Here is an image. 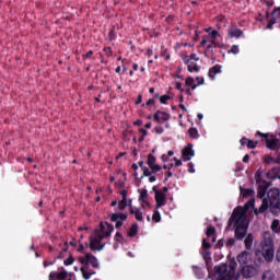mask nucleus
I'll return each mask as SVG.
<instances>
[{
	"label": "nucleus",
	"instance_id": "obj_50",
	"mask_svg": "<svg viewBox=\"0 0 280 280\" xmlns=\"http://www.w3.org/2000/svg\"><path fill=\"white\" fill-rule=\"evenodd\" d=\"M154 105V98H151L147 102V106H152Z\"/></svg>",
	"mask_w": 280,
	"mask_h": 280
},
{
	"label": "nucleus",
	"instance_id": "obj_60",
	"mask_svg": "<svg viewBox=\"0 0 280 280\" xmlns=\"http://www.w3.org/2000/svg\"><path fill=\"white\" fill-rule=\"evenodd\" d=\"M141 95L138 96V101L136 102V104H141Z\"/></svg>",
	"mask_w": 280,
	"mask_h": 280
},
{
	"label": "nucleus",
	"instance_id": "obj_18",
	"mask_svg": "<svg viewBox=\"0 0 280 280\" xmlns=\"http://www.w3.org/2000/svg\"><path fill=\"white\" fill-rule=\"evenodd\" d=\"M228 34H229L230 38H240V36H242V30H240L237 27H231L228 31Z\"/></svg>",
	"mask_w": 280,
	"mask_h": 280
},
{
	"label": "nucleus",
	"instance_id": "obj_23",
	"mask_svg": "<svg viewBox=\"0 0 280 280\" xmlns=\"http://www.w3.org/2000/svg\"><path fill=\"white\" fill-rule=\"evenodd\" d=\"M195 80L191 77H188L186 79V86H191L192 91H196L198 89V85L194 84Z\"/></svg>",
	"mask_w": 280,
	"mask_h": 280
},
{
	"label": "nucleus",
	"instance_id": "obj_29",
	"mask_svg": "<svg viewBox=\"0 0 280 280\" xmlns=\"http://www.w3.org/2000/svg\"><path fill=\"white\" fill-rule=\"evenodd\" d=\"M213 235H215V228H213V226L208 228V230H207V237H208V240L210 237H213Z\"/></svg>",
	"mask_w": 280,
	"mask_h": 280
},
{
	"label": "nucleus",
	"instance_id": "obj_38",
	"mask_svg": "<svg viewBox=\"0 0 280 280\" xmlns=\"http://www.w3.org/2000/svg\"><path fill=\"white\" fill-rule=\"evenodd\" d=\"M167 100H170V96H167V95H163L160 97L161 104H167Z\"/></svg>",
	"mask_w": 280,
	"mask_h": 280
},
{
	"label": "nucleus",
	"instance_id": "obj_24",
	"mask_svg": "<svg viewBox=\"0 0 280 280\" xmlns=\"http://www.w3.org/2000/svg\"><path fill=\"white\" fill-rule=\"evenodd\" d=\"M138 231H139V225L135 223L133 225H131L129 230V237H135Z\"/></svg>",
	"mask_w": 280,
	"mask_h": 280
},
{
	"label": "nucleus",
	"instance_id": "obj_64",
	"mask_svg": "<svg viewBox=\"0 0 280 280\" xmlns=\"http://www.w3.org/2000/svg\"><path fill=\"white\" fill-rule=\"evenodd\" d=\"M167 155H168V156H174V151H168V152H167Z\"/></svg>",
	"mask_w": 280,
	"mask_h": 280
},
{
	"label": "nucleus",
	"instance_id": "obj_43",
	"mask_svg": "<svg viewBox=\"0 0 280 280\" xmlns=\"http://www.w3.org/2000/svg\"><path fill=\"white\" fill-rule=\"evenodd\" d=\"M202 246H203V248H211V244L209 242H207V240L202 241Z\"/></svg>",
	"mask_w": 280,
	"mask_h": 280
},
{
	"label": "nucleus",
	"instance_id": "obj_41",
	"mask_svg": "<svg viewBox=\"0 0 280 280\" xmlns=\"http://www.w3.org/2000/svg\"><path fill=\"white\" fill-rule=\"evenodd\" d=\"M188 172H189L190 174H194V172H196V170L194 168V163H189V164H188Z\"/></svg>",
	"mask_w": 280,
	"mask_h": 280
},
{
	"label": "nucleus",
	"instance_id": "obj_20",
	"mask_svg": "<svg viewBox=\"0 0 280 280\" xmlns=\"http://www.w3.org/2000/svg\"><path fill=\"white\" fill-rule=\"evenodd\" d=\"M255 240V237L253 236V234H248L245 238V248H247V250H250V248H253V241Z\"/></svg>",
	"mask_w": 280,
	"mask_h": 280
},
{
	"label": "nucleus",
	"instance_id": "obj_15",
	"mask_svg": "<svg viewBox=\"0 0 280 280\" xmlns=\"http://www.w3.org/2000/svg\"><path fill=\"white\" fill-rule=\"evenodd\" d=\"M185 65H187V69L189 73H198L200 68L196 65L195 61H190L189 59H184Z\"/></svg>",
	"mask_w": 280,
	"mask_h": 280
},
{
	"label": "nucleus",
	"instance_id": "obj_10",
	"mask_svg": "<svg viewBox=\"0 0 280 280\" xmlns=\"http://www.w3.org/2000/svg\"><path fill=\"white\" fill-rule=\"evenodd\" d=\"M100 233H101V236L104 238V237H110V234L113 233V225L112 224H108V223H101L100 224Z\"/></svg>",
	"mask_w": 280,
	"mask_h": 280
},
{
	"label": "nucleus",
	"instance_id": "obj_7",
	"mask_svg": "<svg viewBox=\"0 0 280 280\" xmlns=\"http://www.w3.org/2000/svg\"><path fill=\"white\" fill-rule=\"evenodd\" d=\"M153 191H155V201L156 207L160 209L161 207H165L167 203V195L163 190H156V186L153 187Z\"/></svg>",
	"mask_w": 280,
	"mask_h": 280
},
{
	"label": "nucleus",
	"instance_id": "obj_53",
	"mask_svg": "<svg viewBox=\"0 0 280 280\" xmlns=\"http://www.w3.org/2000/svg\"><path fill=\"white\" fill-rule=\"evenodd\" d=\"M240 142H241V145H245V143L248 142V139L242 138Z\"/></svg>",
	"mask_w": 280,
	"mask_h": 280
},
{
	"label": "nucleus",
	"instance_id": "obj_48",
	"mask_svg": "<svg viewBox=\"0 0 280 280\" xmlns=\"http://www.w3.org/2000/svg\"><path fill=\"white\" fill-rule=\"evenodd\" d=\"M142 207L145 209V207H150V202L147 201V199L142 200Z\"/></svg>",
	"mask_w": 280,
	"mask_h": 280
},
{
	"label": "nucleus",
	"instance_id": "obj_2",
	"mask_svg": "<svg viewBox=\"0 0 280 280\" xmlns=\"http://www.w3.org/2000/svg\"><path fill=\"white\" fill-rule=\"evenodd\" d=\"M260 253L267 261H272L275 259V243L272 237L268 232L262 235V241L260 242Z\"/></svg>",
	"mask_w": 280,
	"mask_h": 280
},
{
	"label": "nucleus",
	"instance_id": "obj_22",
	"mask_svg": "<svg viewBox=\"0 0 280 280\" xmlns=\"http://www.w3.org/2000/svg\"><path fill=\"white\" fill-rule=\"evenodd\" d=\"M127 205H128V206L130 205V200L128 201V199H121V200L118 202V209H119V211H124V209H126Z\"/></svg>",
	"mask_w": 280,
	"mask_h": 280
},
{
	"label": "nucleus",
	"instance_id": "obj_33",
	"mask_svg": "<svg viewBox=\"0 0 280 280\" xmlns=\"http://www.w3.org/2000/svg\"><path fill=\"white\" fill-rule=\"evenodd\" d=\"M230 54H234V55L240 54V46L233 45L231 50H230Z\"/></svg>",
	"mask_w": 280,
	"mask_h": 280
},
{
	"label": "nucleus",
	"instance_id": "obj_11",
	"mask_svg": "<svg viewBox=\"0 0 280 280\" xmlns=\"http://www.w3.org/2000/svg\"><path fill=\"white\" fill-rule=\"evenodd\" d=\"M194 145L192 144H188L185 149H183L182 151V156L184 159V161H191V159H194Z\"/></svg>",
	"mask_w": 280,
	"mask_h": 280
},
{
	"label": "nucleus",
	"instance_id": "obj_59",
	"mask_svg": "<svg viewBox=\"0 0 280 280\" xmlns=\"http://www.w3.org/2000/svg\"><path fill=\"white\" fill-rule=\"evenodd\" d=\"M132 170H135V172H137V170H139V166L137 164H132Z\"/></svg>",
	"mask_w": 280,
	"mask_h": 280
},
{
	"label": "nucleus",
	"instance_id": "obj_32",
	"mask_svg": "<svg viewBox=\"0 0 280 280\" xmlns=\"http://www.w3.org/2000/svg\"><path fill=\"white\" fill-rule=\"evenodd\" d=\"M152 219L154 220V222H161V213L155 210Z\"/></svg>",
	"mask_w": 280,
	"mask_h": 280
},
{
	"label": "nucleus",
	"instance_id": "obj_30",
	"mask_svg": "<svg viewBox=\"0 0 280 280\" xmlns=\"http://www.w3.org/2000/svg\"><path fill=\"white\" fill-rule=\"evenodd\" d=\"M151 175H152V171H150V168H148L147 166L142 167L141 178H143V176H151Z\"/></svg>",
	"mask_w": 280,
	"mask_h": 280
},
{
	"label": "nucleus",
	"instance_id": "obj_37",
	"mask_svg": "<svg viewBox=\"0 0 280 280\" xmlns=\"http://www.w3.org/2000/svg\"><path fill=\"white\" fill-rule=\"evenodd\" d=\"M73 261H74L73 257H70V258L66 259L63 261V264H65V266H72Z\"/></svg>",
	"mask_w": 280,
	"mask_h": 280
},
{
	"label": "nucleus",
	"instance_id": "obj_1",
	"mask_svg": "<svg viewBox=\"0 0 280 280\" xmlns=\"http://www.w3.org/2000/svg\"><path fill=\"white\" fill-rule=\"evenodd\" d=\"M237 262L235 260L230 261L229 265H221L215 267L214 277L217 280H236L240 275L235 272Z\"/></svg>",
	"mask_w": 280,
	"mask_h": 280
},
{
	"label": "nucleus",
	"instance_id": "obj_6",
	"mask_svg": "<svg viewBox=\"0 0 280 280\" xmlns=\"http://www.w3.org/2000/svg\"><path fill=\"white\" fill-rule=\"evenodd\" d=\"M109 218L112 222H115L116 229H119L124 225V222L128 220V214L116 212V213L109 214Z\"/></svg>",
	"mask_w": 280,
	"mask_h": 280
},
{
	"label": "nucleus",
	"instance_id": "obj_46",
	"mask_svg": "<svg viewBox=\"0 0 280 280\" xmlns=\"http://www.w3.org/2000/svg\"><path fill=\"white\" fill-rule=\"evenodd\" d=\"M175 88H176L178 91H183V84H180L179 82H176V83H175Z\"/></svg>",
	"mask_w": 280,
	"mask_h": 280
},
{
	"label": "nucleus",
	"instance_id": "obj_61",
	"mask_svg": "<svg viewBox=\"0 0 280 280\" xmlns=\"http://www.w3.org/2000/svg\"><path fill=\"white\" fill-rule=\"evenodd\" d=\"M152 54H153L152 49H149V50L147 51V56H152Z\"/></svg>",
	"mask_w": 280,
	"mask_h": 280
},
{
	"label": "nucleus",
	"instance_id": "obj_47",
	"mask_svg": "<svg viewBox=\"0 0 280 280\" xmlns=\"http://www.w3.org/2000/svg\"><path fill=\"white\" fill-rule=\"evenodd\" d=\"M235 244V240L229 238L228 240V246H233Z\"/></svg>",
	"mask_w": 280,
	"mask_h": 280
},
{
	"label": "nucleus",
	"instance_id": "obj_9",
	"mask_svg": "<svg viewBox=\"0 0 280 280\" xmlns=\"http://www.w3.org/2000/svg\"><path fill=\"white\" fill-rule=\"evenodd\" d=\"M147 164L150 167L152 174H156V172H161V165L156 164V158L152 154L148 155Z\"/></svg>",
	"mask_w": 280,
	"mask_h": 280
},
{
	"label": "nucleus",
	"instance_id": "obj_42",
	"mask_svg": "<svg viewBox=\"0 0 280 280\" xmlns=\"http://www.w3.org/2000/svg\"><path fill=\"white\" fill-rule=\"evenodd\" d=\"M120 195L122 196V200H128V191L127 190H121Z\"/></svg>",
	"mask_w": 280,
	"mask_h": 280
},
{
	"label": "nucleus",
	"instance_id": "obj_19",
	"mask_svg": "<svg viewBox=\"0 0 280 280\" xmlns=\"http://www.w3.org/2000/svg\"><path fill=\"white\" fill-rule=\"evenodd\" d=\"M220 66H213L210 70H209V78H211L212 80L215 79V75H218V73H220Z\"/></svg>",
	"mask_w": 280,
	"mask_h": 280
},
{
	"label": "nucleus",
	"instance_id": "obj_58",
	"mask_svg": "<svg viewBox=\"0 0 280 280\" xmlns=\"http://www.w3.org/2000/svg\"><path fill=\"white\" fill-rule=\"evenodd\" d=\"M140 132L145 137L148 135V131L145 129H140Z\"/></svg>",
	"mask_w": 280,
	"mask_h": 280
},
{
	"label": "nucleus",
	"instance_id": "obj_14",
	"mask_svg": "<svg viewBox=\"0 0 280 280\" xmlns=\"http://www.w3.org/2000/svg\"><path fill=\"white\" fill-rule=\"evenodd\" d=\"M267 143V148H269V150H279L280 148V141L277 138H268L266 140Z\"/></svg>",
	"mask_w": 280,
	"mask_h": 280
},
{
	"label": "nucleus",
	"instance_id": "obj_16",
	"mask_svg": "<svg viewBox=\"0 0 280 280\" xmlns=\"http://www.w3.org/2000/svg\"><path fill=\"white\" fill-rule=\"evenodd\" d=\"M280 163V159L278 158H273L272 155H265L264 156V164L265 165H277Z\"/></svg>",
	"mask_w": 280,
	"mask_h": 280
},
{
	"label": "nucleus",
	"instance_id": "obj_54",
	"mask_svg": "<svg viewBox=\"0 0 280 280\" xmlns=\"http://www.w3.org/2000/svg\"><path fill=\"white\" fill-rule=\"evenodd\" d=\"M138 165H139V167H141V170H143V167H145L143 161H140V162L138 163Z\"/></svg>",
	"mask_w": 280,
	"mask_h": 280
},
{
	"label": "nucleus",
	"instance_id": "obj_56",
	"mask_svg": "<svg viewBox=\"0 0 280 280\" xmlns=\"http://www.w3.org/2000/svg\"><path fill=\"white\" fill-rule=\"evenodd\" d=\"M143 122L141 120H136L135 126H141Z\"/></svg>",
	"mask_w": 280,
	"mask_h": 280
},
{
	"label": "nucleus",
	"instance_id": "obj_45",
	"mask_svg": "<svg viewBox=\"0 0 280 280\" xmlns=\"http://www.w3.org/2000/svg\"><path fill=\"white\" fill-rule=\"evenodd\" d=\"M248 161H250V155L246 154L243 158V163H248Z\"/></svg>",
	"mask_w": 280,
	"mask_h": 280
},
{
	"label": "nucleus",
	"instance_id": "obj_27",
	"mask_svg": "<svg viewBox=\"0 0 280 280\" xmlns=\"http://www.w3.org/2000/svg\"><path fill=\"white\" fill-rule=\"evenodd\" d=\"M189 60L190 62H198V60H200V58H198V55L196 54H191L190 56H186L184 58V60Z\"/></svg>",
	"mask_w": 280,
	"mask_h": 280
},
{
	"label": "nucleus",
	"instance_id": "obj_51",
	"mask_svg": "<svg viewBox=\"0 0 280 280\" xmlns=\"http://www.w3.org/2000/svg\"><path fill=\"white\" fill-rule=\"evenodd\" d=\"M90 56H93V51L90 50L85 55H83V58H89Z\"/></svg>",
	"mask_w": 280,
	"mask_h": 280
},
{
	"label": "nucleus",
	"instance_id": "obj_40",
	"mask_svg": "<svg viewBox=\"0 0 280 280\" xmlns=\"http://www.w3.org/2000/svg\"><path fill=\"white\" fill-rule=\"evenodd\" d=\"M173 161H175V167H180V165H183V161L178 160L177 158H174Z\"/></svg>",
	"mask_w": 280,
	"mask_h": 280
},
{
	"label": "nucleus",
	"instance_id": "obj_36",
	"mask_svg": "<svg viewBox=\"0 0 280 280\" xmlns=\"http://www.w3.org/2000/svg\"><path fill=\"white\" fill-rule=\"evenodd\" d=\"M145 198H148V190H142L140 192L139 200L143 201V200H145Z\"/></svg>",
	"mask_w": 280,
	"mask_h": 280
},
{
	"label": "nucleus",
	"instance_id": "obj_13",
	"mask_svg": "<svg viewBox=\"0 0 280 280\" xmlns=\"http://www.w3.org/2000/svg\"><path fill=\"white\" fill-rule=\"evenodd\" d=\"M170 119V114L165 112L158 110L154 114V120L159 121V124H164V121H167Z\"/></svg>",
	"mask_w": 280,
	"mask_h": 280
},
{
	"label": "nucleus",
	"instance_id": "obj_44",
	"mask_svg": "<svg viewBox=\"0 0 280 280\" xmlns=\"http://www.w3.org/2000/svg\"><path fill=\"white\" fill-rule=\"evenodd\" d=\"M196 80L198 81L197 86H201V84H205V79H201L200 81V77H197Z\"/></svg>",
	"mask_w": 280,
	"mask_h": 280
},
{
	"label": "nucleus",
	"instance_id": "obj_49",
	"mask_svg": "<svg viewBox=\"0 0 280 280\" xmlns=\"http://www.w3.org/2000/svg\"><path fill=\"white\" fill-rule=\"evenodd\" d=\"M149 182H150V183L156 182V177H155L154 175H150V176H149Z\"/></svg>",
	"mask_w": 280,
	"mask_h": 280
},
{
	"label": "nucleus",
	"instance_id": "obj_17",
	"mask_svg": "<svg viewBox=\"0 0 280 280\" xmlns=\"http://www.w3.org/2000/svg\"><path fill=\"white\" fill-rule=\"evenodd\" d=\"M52 273L55 275V279H58V280H65L69 276V272L65 270V267H60L58 269V272H52Z\"/></svg>",
	"mask_w": 280,
	"mask_h": 280
},
{
	"label": "nucleus",
	"instance_id": "obj_34",
	"mask_svg": "<svg viewBox=\"0 0 280 280\" xmlns=\"http://www.w3.org/2000/svg\"><path fill=\"white\" fill-rule=\"evenodd\" d=\"M210 36H211V38H212V45H215V38H218V31H212L211 33H210Z\"/></svg>",
	"mask_w": 280,
	"mask_h": 280
},
{
	"label": "nucleus",
	"instance_id": "obj_8",
	"mask_svg": "<svg viewBox=\"0 0 280 280\" xmlns=\"http://www.w3.org/2000/svg\"><path fill=\"white\" fill-rule=\"evenodd\" d=\"M237 261L241 267L248 266V265L253 264V255L248 252H242L237 256Z\"/></svg>",
	"mask_w": 280,
	"mask_h": 280
},
{
	"label": "nucleus",
	"instance_id": "obj_21",
	"mask_svg": "<svg viewBox=\"0 0 280 280\" xmlns=\"http://www.w3.org/2000/svg\"><path fill=\"white\" fill-rule=\"evenodd\" d=\"M261 280H275V272H272V270L265 271Z\"/></svg>",
	"mask_w": 280,
	"mask_h": 280
},
{
	"label": "nucleus",
	"instance_id": "obj_52",
	"mask_svg": "<svg viewBox=\"0 0 280 280\" xmlns=\"http://www.w3.org/2000/svg\"><path fill=\"white\" fill-rule=\"evenodd\" d=\"M273 14H275L276 16H279V18H280V8L276 9V10L273 11Z\"/></svg>",
	"mask_w": 280,
	"mask_h": 280
},
{
	"label": "nucleus",
	"instance_id": "obj_28",
	"mask_svg": "<svg viewBox=\"0 0 280 280\" xmlns=\"http://www.w3.org/2000/svg\"><path fill=\"white\" fill-rule=\"evenodd\" d=\"M189 135L191 137V139H198L199 135H198V129L196 128H190L189 129Z\"/></svg>",
	"mask_w": 280,
	"mask_h": 280
},
{
	"label": "nucleus",
	"instance_id": "obj_25",
	"mask_svg": "<svg viewBox=\"0 0 280 280\" xmlns=\"http://www.w3.org/2000/svg\"><path fill=\"white\" fill-rule=\"evenodd\" d=\"M241 194L246 198L248 196H253V194H255V190L241 188Z\"/></svg>",
	"mask_w": 280,
	"mask_h": 280
},
{
	"label": "nucleus",
	"instance_id": "obj_39",
	"mask_svg": "<svg viewBox=\"0 0 280 280\" xmlns=\"http://www.w3.org/2000/svg\"><path fill=\"white\" fill-rule=\"evenodd\" d=\"M154 130H155V132H156L158 135H163V127H162V126H156V127L154 128Z\"/></svg>",
	"mask_w": 280,
	"mask_h": 280
},
{
	"label": "nucleus",
	"instance_id": "obj_31",
	"mask_svg": "<svg viewBox=\"0 0 280 280\" xmlns=\"http://www.w3.org/2000/svg\"><path fill=\"white\" fill-rule=\"evenodd\" d=\"M247 148L249 150H255V148H257V142L256 141H253V140H248L247 141Z\"/></svg>",
	"mask_w": 280,
	"mask_h": 280
},
{
	"label": "nucleus",
	"instance_id": "obj_3",
	"mask_svg": "<svg viewBox=\"0 0 280 280\" xmlns=\"http://www.w3.org/2000/svg\"><path fill=\"white\" fill-rule=\"evenodd\" d=\"M103 240L104 236H102V232H100V230H95L90 236L91 250H104V244L102 245Z\"/></svg>",
	"mask_w": 280,
	"mask_h": 280
},
{
	"label": "nucleus",
	"instance_id": "obj_5",
	"mask_svg": "<svg viewBox=\"0 0 280 280\" xmlns=\"http://www.w3.org/2000/svg\"><path fill=\"white\" fill-rule=\"evenodd\" d=\"M241 275L244 279H253V277H257V268L253 265H243L241 266Z\"/></svg>",
	"mask_w": 280,
	"mask_h": 280
},
{
	"label": "nucleus",
	"instance_id": "obj_35",
	"mask_svg": "<svg viewBox=\"0 0 280 280\" xmlns=\"http://www.w3.org/2000/svg\"><path fill=\"white\" fill-rule=\"evenodd\" d=\"M275 23H277V19L272 18L271 20H269L267 24V30H272V25H275Z\"/></svg>",
	"mask_w": 280,
	"mask_h": 280
},
{
	"label": "nucleus",
	"instance_id": "obj_62",
	"mask_svg": "<svg viewBox=\"0 0 280 280\" xmlns=\"http://www.w3.org/2000/svg\"><path fill=\"white\" fill-rule=\"evenodd\" d=\"M197 117H198L199 120H202V118H203L205 116H203L202 114H198Z\"/></svg>",
	"mask_w": 280,
	"mask_h": 280
},
{
	"label": "nucleus",
	"instance_id": "obj_55",
	"mask_svg": "<svg viewBox=\"0 0 280 280\" xmlns=\"http://www.w3.org/2000/svg\"><path fill=\"white\" fill-rule=\"evenodd\" d=\"M144 128H147V129L152 128V122H148V124H145V125H144Z\"/></svg>",
	"mask_w": 280,
	"mask_h": 280
},
{
	"label": "nucleus",
	"instance_id": "obj_63",
	"mask_svg": "<svg viewBox=\"0 0 280 280\" xmlns=\"http://www.w3.org/2000/svg\"><path fill=\"white\" fill-rule=\"evenodd\" d=\"M179 108H182V110H187V108L183 104H179Z\"/></svg>",
	"mask_w": 280,
	"mask_h": 280
},
{
	"label": "nucleus",
	"instance_id": "obj_57",
	"mask_svg": "<svg viewBox=\"0 0 280 280\" xmlns=\"http://www.w3.org/2000/svg\"><path fill=\"white\" fill-rule=\"evenodd\" d=\"M132 69H133V71H137V69H139V65L133 63V65H132Z\"/></svg>",
	"mask_w": 280,
	"mask_h": 280
},
{
	"label": "nucleus",
	"instance_id": "obj_26",
	"mask_svg": "<svg viewBox=\"0 0 280 280\" xmlns=\"http://www.w3.org/2000/svg\"><path fill=\"white\" fill-rule=\"evenodd\" d=\"M81 272L85 280H89L91 277H93V273L86 271V267H81Z\"/></svg>",
	"mask_w": 280,
	"mask_h": 280
},
{
	"label": "nucleus",
	"instance_id": "obj_12",
	"mask_svg": "<svg viewBox=\"0 0 280 280\" xmlns=\"http://www.w3.org/2000/svg\"><path fill=\"white\" fill-rule=\"evenodd\" d=\"M129 208H130V213L135 215L136 220H138V222H143V212H141L137 208H132V199H129Z\"/></svg>",
	"mask_w": 280,
	"mask_h": 280
},
{
	"label": "nucleus",
	"instance_id": "obj_4",
	"mask_svg": "<svg viewBox=\"0 0 280 280\" xmlns=\"http://www.w3.org/2000/svg\"><path fill=\"white\" fill-rule=\"evenodd\" d=\"M79 261L85 268L89 265H91L92 268H100V261L97 260V257H95L91 253H85L83 256H80Z\"/></svg>",
	"mask_w": 280,
	"mask_h": 280
}]
</instances>
